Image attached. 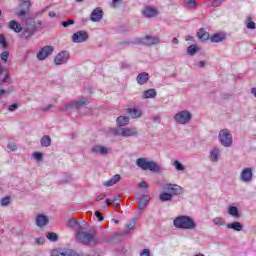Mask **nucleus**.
Wrapping results in <instances>:
<instances>
[{
  "label": "nucleus",
  "mask_w": 256,
  "mask_h": 256,
  "mask_svg": "<svg viewBox=\"0 0 256 256\" xmlns=\"http://www.w3.org/2000/svg\"><path fill=\"white\" fill-rule=\"evenodd\" d=\"M0 45L3 49H7V47H9V44H7V39L3 34H0Z\"/></svg>",
  "instance_id": "42"
},
{
  "label": "nucleus",
  "mask_w": 256,
  "mask_h": 256,
  "mask_svg": "<svg viewBox=\"0 0 256 256\" xmlns=\"http://www.w3.org/2000/svg\"><path fill=\"white\" fill-rule=\"evenodd\" d=\"M87 103H89V100L87 98H80V99L74 101L76 110L81 109V107H85V105H87Z\"/></svg>",
  "instance_id": "31"
},
{
  "label": "nucleus",
  "mask_w": 256,
  "mask_h": 256,
  "mask_svg": "<svg viewBox=\"0 0 256 256\" xmlns=\"http://www.w3.org/2000/svg\"><path fill=\"white\" fill-rule=\"evenodd\" d=\"M47 223H49V218H47V216L43 215V214H38L36 216V225L37 227H45V225H47Z\"/></svg>",
  "instance_id": "20"
},
{
  "label": "nucleus",
  "mask_w": 256,
  "mask_h": 256,
  "mask_svg": "<svg viewBox=\"0 0 256 256\" xmlns=\"http://www.w3.org/2000/svg\"><path fill=\"white\" fill-rule=\"evenodd\" d=\"M40 143L42 147H51V137L45 135L41 138Z\"/></svg>",
  "instance_id": "37"
},
{
  "label": "nucleus",
  "mask_w": 256,
  "mask_h": 256,
  "mask_svg": "<svg viewBox=\"0 0 256 256\" xmlns=\"http://www.w3.org/2000/svg\"><path fill=\"white\" fill-rule=\"evenodd\" d=\"M36 245H43L45 243V239L43 237H39L35 239Z\"/></svg>",
  "instance_id": "54"
},
{
  "label": "nucleus",
  "mask_w": 256,
  "mask_h": 256,
  "mask_svg": "<svg viewBox=\"0 0 256 256\" xmlns=\"http://www.w3.org/2000/svg\"><path fill=\"white\" fill-rule=\"evenodd\" d=\"M119 5H121V0H113L111 3V7L113 9H117V7H119Z\"/></svg>",
  "instance_id": "52"
},
{
  "label": "nucleus",
  "mask_w": 256,
  "mask_h": 256,
  "mask_svg": "<svg viewBox=\"0 0 256 256\" xmlns=\"http://www.w3.org/2000/svg\"><path fill=\"white\" fill-rule=\"evenodd\" d=\"M7 149H9V151H17V144H15L14 142H10L7 145Z\"/></svg>",
  "instance_id": "49"
},
{
  "label": "nucleus",
  "mask_w": 256,
  "mask_h": 256,
  "mask_svg": "<svg viewBox=\"0 0 256 256\" xmlns=\"http://www.w3.org/2000/svg\"><path fill=\"white\" fill-rule=\"evenodd\" d=\"M103 199H105V194H100L97 196L96 201H101Z\"/></svg>",
  "instance_id": "58"
},
{
  "label": "nucleus",
  "mask_w": 256,
  "mask_h": 256,
  "mask_svg": "<svg viewBox=\"0 0 256 256\" xmlns=\"http://www.w3.org/2000/svg\"><path fill=\"white\" fill-rule=\"evenodd\" d=\"M18 109H19V103H13L8 106V111H10V113L17 111Z\"/></svg>",
  "instance_id": "44"
},
{
  "label": "nucleus",
  "mask_w": 256,
  "mask_h": 256,
  "mask_svg": "<svg viewBox=\"0 0 256 256\" xmlns=\"http://www.w3.org/2000/svg\"><path fill=\"white\" fill-rule=\"evenodd\" d=\"M136 165L139 169H142V171H151L152 173H162L163 171L161 165L145 157L136 159Z\"/></svg>",
  "instance_id": "2"
},
{
  "label": "nucleus",
  "mask_w": 256,
  "mask_h": 256,
  "mask_svg": "<svg viewBox=\"0 0 256 256\" xmlns=\"http://www.w3.org/2000/svg\"><path fill=\"white\" fill-rule=\"evenodd\" d=\"M173 226L176 229H186L188 231H193V229H197V223H195V220L187 215L177 216L173 220Z\"/></svg>",
  "instance_id": "1"
},
{
  "label": "nucleus",
  "mask_w": 256,
  "mask_h": 256,
  "mask_svg": "<svg viewBox=\"0 0 256 256\" xmlns=\"http://www.w3.org/2000/svg\"><path fill=\"white\" fill-rule=\"evenodd\" d=\"M76 237L80 243H84V245H95L97 243V239H95V235L89 232H83L81 229H77Z\"/></svg>",
  "instance_id": "5"
},
{
  "label": "nucleus",
  "mask_w": 256,
  "mask_h": 256,
  "mask_svg": "<svg viewBox=\"0 0 256 256\" xmlns=\"http://www.w3.org/2000/svg\"><path fill=\"white\" fill-rule=\"evenodd\" d=\"M157 97V90L150 88L142 93V99H155Z\"/></svg>",
  "instance_id": "24"
},
{
  "label": "nucleus",
  "mask_w": 256,
  "mask_h": 256,
  "mask_svg": "<svg viewBox=\"0 0 256 256\" xmlns=\"http://www.w3.org/2000/svg\"><path fill=\"white\" fill-rule=\"evenodd\" d=\"M111 201H112V204L117 207V205H119L121 203V199L117 196L113 197V198H110Z\"/></svg>",
  "instance_id": "51"
},
{
  "label": "nucleus",
  "mask_w": 256,
  "mask_h": 256,
  "mask_svg": "<svg viewBox=\"0 0 256 256\" xmlns=\"http://www.w3.org/2000/svg\"><path fill=\"white\" fill-rule=\"evenodd\" d=\"M1 207H8V205H11V196H5L0 200Z\"/></svg>",
  "instance_id": "40"
},
{
  "label": "nucleus",
  "mask_w": 256,
  "mask_h": 256,
  "mask_svg": "<svg viewBox=\"0 0 256 256\" xmlns=\"http://www.w3.org/2000/svg\"><path fill=\"white\" fill-rule=\"evenodd\" d=\"M143 43L144 45H159V43H161V38L157 37V36H146L143 38Z\"/></svg>",
  "instance_id": "18"
},
{
  "label": "nucleus",
  "mask_w": 256,
  "mask_h": 256,
  "mask_svg": "<svg viewBox=\"0 0 256 256\" xmlns=\"http://www.w3.org/2000/svg\"><path fill=\"white\" fill-rule=\"evenodd\" d=\"M51 256H79V253L69 249H54Z\"/></svg>",
  "instance_id": "14"
},
{
  "label": "nucleus",
  "mask_w": 256,
  "mask_h": 256,
  "mask_svg": "<svg viewBox=\"0 0 256 256\" xmlns=\"http://www.w3.org/2000/svg\"><path fill=\"white\" fill-rule=\"evenodd\" d=\"M205 65H207V63L205 61L201 60L199 62V67L203 68V67H205Z\"/></svg>",
  "instance_id": "61"
},
{
  "label": "nucleus",
  "mask_w": 256,
  "mask_h": 256,
  "mask_svg": "<svg viewBox=\"0 0 256 256\" xmlns=\"http://www.w3.org/2000/svg\"><path fill=\"white\" fill-rule=\"evenodd\" d=\"M94 215L97 217L98 221H103V214H101L99 211H95Z\"/></svg>",
  "instance_id": "56"
},
{
  "label": "nucleus",
  "mask_w": 256,
  "mask_h": 256,
  "mask_svg": "<svg viewBox=\"0 0 256 256\" xmlns=\"http://www.w3.org/2000/svg\"><path fill=\"white\" fill-rule=\"evenodd\" d=\"M52 104H47V105H44V106H41L39 108V110L42 112V113H46V111H51V108H52Z\"/></svg>",
  "instance_id": "45"
},
{
  "label": "nucleus",
  "mask_w": 256,
  "mask_h": 256,
  "mask_svg": "<svg viewBox=\"0 0 256 256\" xmlns=\"http://www.w3.org/2000/svg\"><path fill=\"white\" fill-rule=\"evenodd\" d=\"M110 133L114 135V137H124L128 139L129 137H139V130L137 127H118L110 129Z\"/></svg>",
  "instance_id": "3"
},
{
  "label": "nucleus",
  "mask_w": 256,
  "mask_h": 256,
  "mask_svg": "<svg viewBox=\"0 0 256 256\" xmlns=\"http://www.w3.org/2000/svg\"><path fill=\"white\" fill-rule=\"evenodd\" d=\"M172 43H173L174 45H179V39L173 38V39H172Z\"/></svg>",
  "instance_id": "63"
},
{
  "label": "nucleus",
  "mask_w": 256,
  "mask_h": 256,
  "mask_svg": "<svg viewBox=\"0 0 256 256\" xmlns=\"http://www.w3.org/2000/svg\"><path fill=\"white\" fill-rule=\"evenodd\" d=\"M184 7H186V9H197V1L196 0H184Z\"/></svg>",
  "instance_id": "35"
},
{
  "label": "nucleus",
  "mask_w": 256,
  "mask_h": 256,
  "mask_svg": "<svg viewBox=\"0 0 256 256\" xmlns=\"http://www.w3.org/2000/svg\"><path fill=\"white\" fill-rule=\"evenodd\" d=\"M208 159L211 163H219V161H221V148H211L209 151Z\"/></svg>",
  "instance_id": "11"
},
{
  "label": "nucleus",
  "mask_w": 256,
  "mask_h": 256,
  "mask_svg": "<svg viewBox=\"0 0 256 256\" xmlns=\"http://www.w3.org/2000/svg\"><path fill=\"white\" fill-rule=\"evenodd\" d=\"M87 39H89V34L83 30H79L72 35L73 43H85Z\"/></svg>",
  "instance_id": "12"
},
{
  "label": "nucleus",
  "mask_w": 256,
  "mask_h": 256,
  "mask_svg": "<svg viewBox=\"0 0 256 256\" xmlns=\"http://www.w3.org/2000/svg\"><path fill=\"white\" fill-rule=\"evenodd\" d=\"M212 223H214L216 227H223L225 225V220L222 217H215L213 218Z\"/></svg>",
  "instance_id": "39"
},
{
  "label": "nucleus",
  "mask_w": 256,
  "mask_h": 256,
  "mask_svg": "<svg viewBox=\"0 0 256 256\" xmlns=\"http://www.w3.org/2000/svg\"><path fill=\"white\" fill-rule=\"evenodd\" d=\"M197 53H199V46L193 44L187 48V55H190V57H193Z\"/></svg>",
  "instance_id": "34"
},
{
  "label": "nucleus",
  "mask_w": 256,
  "mask_h": 256,
  "mask_svg": "<svg viewBox=\"0 0 256 256\" xmlns=\"http://www.w3.org/2000/svg\"><path fill=\"white\" fill-rule=\"evenodd\" d=\"M135 225H137V223L135 222V220H132L126 224V228L128 229V231H132V229H135Z\"/></svg>",
  "instance_id": "48"
},
{
  "label": "nucleus",
  "mask_w": 256,
  "mask_h": 256,
  "mask_svg": "<svg viewBox=\"0 0 256 256\" xmlns=\"http://www.w3.org/2000/svg\"><path fill=\"white\" fill-rule=\"evenodd\" d=\"M228 214L231 215V217H234V219H239V217H241V214H239V209L237 208V206L228 207Z\"/></svg>",
  "instance_id": "30"
},
{
  "label": "nucleus",
  "mask_w": 256,
  "mask_h": 256,
  "mask_svg": "<svg viewBox=\"0 0 256 256\" xmlns=\"http://www.w3.org/2000/svg\"><path fill=\"white\" fill-rule=\"evenodd\" d=\"M90 19L93 23H99V21L103 19V9L101 8L94 9L91 13Z\"/></svg>",
  "instance_id": "17"
},
{
  "label": "nucleus",
  "mask_w": 256,
  "mask_h": 256,
  "mask_svg": "<svg viewBox=\"0 0 256 256\" xmlns=\"http://www.w3.org/2000/svg\"><path fill=\"white\" fill-rule=\"evenodd\" d=\"M131 119L128 116H118L116 118L117 127H127L129 125Z\"/></svg>",
  "instance_id": "19"
},
{
  "label": "nucleus",
  "mask_w": 256,
  "mask_h": 256,
  "mask_svg": "<svg viewBox=\"0 0 256 256\" xmlns=\"http://www.w3.org/2000/svg\"><path fill=\"white\" fill-rule=\"evenodd\" d=\"M69 57H70L69 52L62 51L55 56L54 63L55 65H65V63L69 61Z\"/></svg>",
  "instance_id": "13"
},
{
  "label": "nucleus",
  "mask_w": 256,
  "mask_h": 256,
  "mask_svg": "<svg viewBox=\"0 0 256 256\" xmlns=\"http://www.w3.org/2000/svg\"><path fill=\"white\" fill-rule=\"evenodd\" d=\"M127 113L130 115L131 119H141L145 112L139 108H128Z\"/></svg>",
  "instance_id": "16"
},
{
  "label": "nucleus",
  "mask_w": 256,
  "mask_h": 256,
  "mask_svg": "<svg viewBox=\"0 0 256 256\" xmlns=\"http://www.w3.org/2000/svg\"><path fill=\"white\" fill-rule=\"evenodd\" d=\"M74 24H75V20H73V19L62 22L63 27H69V25H74Z\"/></svg>",
  "instance_id": "53"
},
{
  "label": "nucleus",
  "mask_w": 256,
  "mask_h": 256,
  "mask_svg": "<svg viewBox=\"0 0 256 256\" xmlns=\"http://www.w3.org/2000/svg\"><path fill=\"white\" fill-rule=\"evenodd\" d=\"M227 229H232V231H237L238 233L243 231V226L240 224V222L234 221L232 223H228L226 225Z\"/></svg>",
  "instance_id": "28"
},
{
  "label": "nucleus",
  "mask_w": 256,
  "mask_h": 256,
  "mask_svg": "<svg viewBox=\"0 0 256 256\" xmlns=\"http://www.w3.org/2000/svg\"><path fill=\"white\" fill-rule=\"evenodd\" d=\"M221 5V0H216L213 2V7H219Z\"/></svg>",
  "instance_id": "59"
},
{
  "label": "nucleus",
  "mask_w": 256,
  "mask_h": 256,
  "mask_svg": "<svg viewBox=\"0 0 256 256\" xmlns=\"http://www.w3.org/2000/svg\"><path fill=\"white\" fill-rule=\"evenodd\" d=\"M49 17H51V19L57 17V14L54 11L49 12Z\"/></svg>",
  "instance_id": "60"
},
{
  "label": "nucleus",
  "mask_w": 256,
  "mask_h": 256,
  "mask_svg": "<svg viewBox=\"0 0 256 256\" xmlns=\"http://www.w3.org/2000/svg\"><path fill=\"white\" fill-rule=\"evenodd\" d=\"M32 157H34V159H36V161H42L43 160V153H41V152H34L32 154Z\"/></svg>",
  "instance_id": "47"
},
{
  "label": "nucleus",
  "mask_w": 256,
  "mask_h": 256,
  "mask_svg": "<svg viewBox=\"0 0 256 256\" xmlns=\"http://www.w3.org/2000/svg\"><path fill=\"white\" fill-rule=\"evenodd\" d=\"M106 205H113V202L111 201V198L106 199Z\"/></svg>",
  "instance_id": "64"
},
{
  "label": "nucleus",
  "mask_w": 256,
  "mask_h": 256,
  "mask_svg": "<svg viewBox=\"0 0 256 256\" xmlns=\"http://www.w3.org/2000/svg\"><path fill=\"white\" fill-rule=\"evenodd\" d=\"M159 199L163 203H165V201H173V194L164 191L159 195Z\"/></svg>",
  "instance_id": "32"
},
{
  "label": "nucleus",
  "mask_w": 256,
  "mask_h": 256,
  "mask_svg": "<svg viewBox=\"0 0 256 256\" xmlns=\"http://www.w3.org/2000/svg\"><path fill=\"white\" fill-rule=\"evenodd\" d=\"M218 141L222 147H231L233 145V134H231V130H220L218 134Z\"/></svg>",
  "instance_id": "4"
},
{
  "label": "nucleus",
  "mask_w": 256,
  "mask_h": 256,
  "mask_svg": "<svg viewBox=\"0 0 256 256\" xmlns=\"http://www.w3.org/2000/svg\"><path fill=\"white\" fill-rule=\"evenodd\" d=\"M22 6L24 7V9L20 10V12L18 13V17H25V15L27 14V11H29V9L31 8V1L29 0L23 1Z\"/></svg>",
  "instance_id": "27"
},
{
  "label": "nucleus",
  "mask_w": 256,
  "mask_h": 256,
  "mask_svg": "<svg viewBox=\"0 0 256 256\" xmlns=\"http://www.w3.org/2000/svg\"><path fill=\"white\" fill-rule=\"evenodd\" d=\"M79 225V222L77 221V220H75V219H70L69 221H68V227H73V228H75V227H77Z\"/></svg>",
  "instance_id": "50"
},
{
  "label": "nucleus",
  "mask_w": 256,
  "mask_h": 256,
  "mask_svg": "<svg viewBox=\"0 0 256 256\" xmlns=\"http://www.w3.org/2000/svg\"><path fill=\"white\" fill-rule=\"evenodd\" d=\"M53 46H44L40 49V51L36 54L38 61H45L49 55H53Z\"/></svg>",
  "instance_id": "10"
},
{
  "label": "nucleus",
  "mask_w": 256,
  "mask_h": 256,
  "mask_svg": "<svg viewBox=\"0 0 256 256\" xmlns=\"http://www.w3.org/2000/svg\"><path fill=\"white\" fill-rule=\"evenodd\" d=\"M143 17H146L147 19H151L153 17H157V8L146 6L141 11Z\"/></svg>",
  "instance_id": "15"
},
{
  "label": "nucleus",
  "mask_w": 256,
  "mask_h": 256,
  "mask_svg": "<svg viewBox=\"0 0 256 256\" xmlns=\"http://www.w3.org/2000/svg\"><path fill=\"white\" fill-rule=\"evenodd\" d=\"M162 190L166 191V193H170L172 197H177L179 195H183L184 193L183 187L171 183L162 184Z\"/></svg>",
  "instance_id": "7"
},
{
  "label": "nucleus",
  "mask_w": 256,
  "mask_h": 256,
  "mask_svg": "<svg viewBox=\"0 0 256 256\" xmlns=\"http://www.w3.org/2000/svg\"><path fill=\"white\" fill-rule=\"evenodd\" d=\"M172 166L174 167V169L176 170V171H180V172H185V169H186V167L183 165V163H181V161H179V160H174L173 162H172Z\"/></svg>",
  "instance_id": "33"
},
{
  "label": "nucleus",
  "mask_w": 256,
  "mask_h": 256,
  "mask_svg": "<svg viewBox=\"0 0 256 256\" xmlns=\"http://www.w3.org/2000/svg\"><path fill=\"white\" fill-rule=\"evenodd\" d=\"M192 117L193 114H191V112L182 110L174 115V121L178 123V125H187V123L191 122Z\"/></svg>",
  "instance_id": "6"
},
{
  "label": "nucleus",
  "mask_w": 256,
  "mask_h": 256,
  "mask_svg": "<svg viewBox=\"0 0 256 256\" xmlns=\"http://www.w3.org/2000/svg\"><path fill=\"white\" fill-rule=\"evenodd\" d=\"M198 38L200 39V41H207L209 39V33H207V31H205V29H200L197 33Z\"/></svg>",
  "instance_id": "36"
},
{
  "label": "nucleus",
  "mask_w": 256,
  "mask_h": 256,
  "mask_svg": "<svg viewBox=\"0 0 256 256\" xmlns=\"http://www.w3.org/2000/svg\"><path fill=\"white\" fill-rule=\"evenodd\" d=\"M151 197H149V195H144L142 197L139 198L138 200V209L140 211H143V209H145V207H147V203H149Z\"/></svg>",
  "instance_id": "22"
},
{
  "label": "nucleus",
  "mask_w": 256,
  "mask_h": 256,
  "mask_svg": "<svg viewBox=\"0 0 256 256\" xmlns=\"http://www.w3.org/2000/svg\"><path fill=\"white\" fill-rule=\"evenodd\" d=\"M47 239H49V241H57V234L53 233V232H49L46 234Z\"/></svg>",
  "instance_id": "46"
},
{
  "label": "nucleus",
  "mask_w": 256,
  "mask_h": 256,
  "mask_svg": "<svg viewBox=\"0 0 256 256\" xmlns=\"http://www.w3.org/2000/svg\"><path fill=\"white\" fill-rule=\"evenodd\" d=\"M245 25H246L247 29H255V27H256V24H255V22H253V21L251 20V17H248V18L246 19Z\"/></svg>",
  "instance_id": "41"
},
{
  "label": "nucleus",
  "mask_w": 256,
  "mask_h": 256,
  "mask_svg": "<svg viewBox=\"0 0 256 256\" xmlns=\"http://www.w3.org/2000/svg\"><path fill=\"white\" fill-rule=\"evenodd\" d=\"M227 39V34L225 33H217L210 37L211 43H221Z\"/></svg>",
  "instance_id": "21"
},
{
  "label": "nucleus",
  "mask_w": 256,
  "mask_h": 256,
  "mask_svg": "<svg viewBox=\"0 0 256 256\" xmlns=\"http://www.w3.org/2000/svg\"><path fill=\"white\" fill-rule=\"evenodd\" d=\"M35 33V29L33 28H24L23 29V35L25 39H31L33 37V34Z\"/></svg>",
  "instance_id": "38"
},
{
  "label": "nucleus",
  "mask_w": 256,
  "mask_h": 256,
  "mask_svg": "<svg viewBox=\"0 0 256 256\" xmlns=\"http://www.w3.org/2000/svg\"><path fill=\"white\" fill-rule=\"evenodd\" d=\"M8 27H9V29H12V31H15V33H21V31H23V27L21 26V24H19L15 20H11L8 23Z\"/></svg>",
  "instance_id": "26"
},
{
  "label": "nucleus",
  "mask_w": 256,
  "mask_h": 256,
  "mask_svg": "<svg viewBox=\"0 0 256 256\" xmlns=\"http://www.w3.org/2000/svg\"><path fill=\"white\" fill-rule=\"evenodd\" d=\"M61 111H69L70 113H73V111H77V108L75 107V101L64 104L61 107Z\"/></svg>",
  "instance_id": "29"
},
{
  "label": "nucleus",
  "mask_w": 256,
  "mask_h": 256,
  "mask_svg": "<svg viewBox=\"0 0 256 256\" xmlns=\"http://www.w3.org/2000/svg\"><path fill=\"white\" fill-rule=\"evenodd\" d=\"M239 179L242 183H251L253 181V168H243L240 172Z\"/></svg>",
  "instance_id": "9"
},
{
  "label": "nucleus",
  "mask_w": 256,
  "mask_h": 256,
  "mask_svg": "<svg viewBox=\"0 0 256 256\" xmlns=\"http://www.w3.org/2000/svg\"><path fill=\"white\" fill-rule=\"evenodd\" d=\"M139 187L141 189H147L149 187V184H147V182H145V181H142L139 183Z\"/></svg>",
  "instance_id": "57"
},
{
  "label": "nucleus",
  "mask_w": 256,
  "mask_h": 256,
  "mask_svg": "<svg viewBox=\"0 0 256 256\" xmlns=\"http://www.w3.org/2000/svg\"><path fill=\"white\" fill-rule=\"evenodd\" d=\"M120 181H121V175L116 174L110 180L105 181L103 185L104 187H113V185H116V183H119Z\"/></svg>",
  "instance_id": "25"
},
{
  "label": "nucleus",
  "mask_w": 256,
  "mask_h": 256,
  "mask_svg": "<svg viewBox=\"0 0 256 256\" xmlns=\"http://www.w3.org/2000/svg\"><path fill=\"white\" fill-rule=\"evenodd\" d=\"M138 85H145L149 81V74L147 72H142L136 77Z\"/></svg>",
  "instance_id": "23"
},
{
  "label": "nucleus",
  "mask_w": 256,
  "mask_h": 256,
  "mask_svg": "<svg viewBox=\"0 0 256 256\" xmlns=\"http://www.w3.org/2000/svg\"><path fill=\"white\" fill-rule=\"evenodd\" d=\"M140 256H151V252L149 251V249H143L140 253Z\"/></svg>",
  "instance_id": "55"
},
{
  "label": "nucleus",
  "mask_w": 256,
  "mask_h": 256,
  "mask_svg": "<svg viewBox=\"0 0 256 256\" xmlns=\"http://www.w3.org/2000/svg\"><path fill=\"white\" fill-rule=\"evenodd\" d=\"M0 59L4 61V63H7L9 61V51H4L0 54Z\"/></svg>",
  "instance_id": "43"
},
{
  "label": "nucleus",
  "mask_w": 256,
  "mask_h": 256,
  "mask_svg": "<svg viewBox=\"0 0 256 256\" xmlns=\"http://www.w3.org/2000/svg\"><path fill=\"white\" fill-rule=\"evenodd\" d=\"M92 155H98L100 157H107L111 153V148L103 145H94L90 148Z\"/></svg>",
  "instance_id": "8"
},
{
  "label": "nucleus",
  "mask_w": 256,
  "mask_h": 256,
  "mask_svg": "<svg viewBox=\"0 0 256 256\" xmlns=\"http://www.w3.org/2000/svg\"><path fill=\"white\" fill-rule=\"evenodd\" d=\"M250 92L256 99V88H251Z\"/></svg>",
  "instance_id": "62"
}]
</instances>
